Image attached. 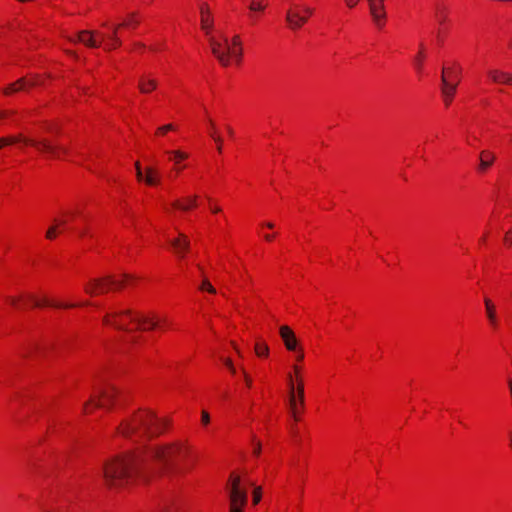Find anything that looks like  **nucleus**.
<instances>
[{
  "mask_svg": "<svg viewBox=\"0 0 512 512\" xmlns=\"http://www.w3.org/2000/svg\"><path fill=\"white\" fill-rule=\"evenodd\" d=\"M190 447L186 442L143 445L136 451L113 457L101 468L103 483L109 489H121L139 475L167 473L176 468L178 461L188 457Z\"/></svg>",
  "mask_w": 512,
  "mask_h": 512,
  "instance_id": "nucleus-1",
  "label": "nucleus"
},
{
  "mask_svg": "<svg viewBox=\"0 0 512 512\" xmlns=\"http://www.w3.org/2000/svg\"><path fill=\"white\" fill-rule=\"evenodd\" d=\"M167 421L158 418L152 411L141 410L121 422L118 432L135 443L149 441L165 430Z\"/></svg>",
  "mask_w": 512,
  "mask_h": 512,
  "instance_id": "nucleus-2",
  "label": "nucleus"
},
{
  "mask_svg": "<svg viewBox=\"0 0 512 512\" xmlns=\"http://www.w3.org/2000/svg\"><path fill=\"white\" fill-rule=\"evenodd\" d=\"M103 322L118 330L132 333L136 330H149L158 326V320L150 318L131 309H122L108 312Z\"/></svg>",
  "mask_w": 512,
  "mask_h": 512,
  "instance_id": "nucleus-3",
  "label": "nucleus"
},
{
  "mask_svg": "<svg viewBox=\"0 0 512 512\" xmlns=\"http://www.w3.org/2000/svg\"><path fill=\"white\" fill-rule=\"evenodd\" d=\"M17 142H23L26 145H31L36 147L40 152L47 153L52 158H60L61 154H67L68 149L61 145L52 143L47 139H33L29 137H25L22 134L17 136H5L0 138V149L4 146L11 145Z\"/></svg>",
  "mask_w": 512,
  "mask_h": 512,
  "instance_id": "nucleus-4",
  "label": "nucleus"
},
{
  "mask_svg": "<svg viewBox=\"0 0 512 512\" xmlns=\"http://www.w3.org/2000/svg\"><path fill=\"white\" fill-rule=\"evenodd\" d=\"M230 512H242L246 506L248 496L245 486L242 484L240 476L232 474L229 485Z\"/></svg>",
  "mask_w": 512,
  "mask_h": 512,
  "instance_id": "nucleus-5",
  "label": "nucleus"
},
{
  "mask_svg": "<svg viewBox=\"0 0 512 512\" xmlns=\"http://www.w3.org/2000/svg\"><path fill=\"white\" fill-rule=\"evenodd\" d=\"M313 14V9L307 5L294 4L286 13V21L291 29L301 28Z\"/></svg>",
  "mask_w": 512,
  "mask_h": 512,
  "instance_id": "nucleus-6",
  "label": "nucleus"
},
{
  "mask_svg": "<svg viewBox=\"0 0 512 512\" xmlns=\"http://www.w3.org/2000/svg\"><path fill=\"white\" fill-rule=\"evenodd\" d=\"M212 54L217 58L219 63L227 67L230 64L229 53L232 50V46L226 36H222L221 40H217L214 37L209 38Z\"/></svg>",
  "mask_w": 512,
  "mask_h": 512,
  "instance_id": "nucleus-7",
  "label": "nucleus"
},
{
  "mask_svg": "<svg viewBox=\"0 0 512 512\" xmlns=\"http://www.w3.org/2000/svg\"><path fill=\"white\" fill-rule=\"evenodd\" d=\"M128 275H123L122 280H118L112 276L100 280H94L89 286L86 287V292L91 295H98L106 293L111 287H121L124 283V279H127Z\"/></svg>",
  "mask_w": 512,
  "mask_h": 512,
  "instance_id": "nucleus-8",
  "label": "nucleus"
},
{
  "mask_svg": "<svg viewBox=\"0 0 512 512\" xmlns=\"http://www.w3.org/2000/svg\"><path fill=\"white\" fill-rule=\"evenodd\" d=\"M97 394V400L91 398L89 401L85 403L84 411H86L87 406L91 403H94L95 406L99 408H110V406L113 404L115 397L118 395V391L114 386H108L106 388L99 389Z\"/></svg>",
  "mask_w": 512,
  "mask_h": 512,
  "instance_id": "nucleus-9",
  "label": "nucleus"
},
{
  "mask_svg": "<svg viewBox=\"0 0 512 512\" xmlns=\"http://www.w3.org/2000/svg\"><path fill=\"white\" fill-rule=\"evenodd\" d=\"M369 4L370 14L376 26L382 27L385 23L384 0H367Z\"/></svg>",
  "mask_w": 512,
  "mask_h": 512,
  "instance_id": "nucleus-10",
  "label": "nucleus"
},
{
  "mask_svg": "<svg viewBox=\"0 0 512 512\" xmlns=\"http://www.w3.org/2000/svg\"><path fill=\"white\" fill-rule=\"evenodd\" d=\"M280 336L284 342V345L288 351H297L298 339L292 329L286 325H283L279 329Z\"/></svg>",
  "mask_w": 512,
  "mask_h": 512,
  "instance_id": "nucleus-11",
  "label": "nucleus"
},
{
  "mask_svg": "<svg viewBox=\"0 0 512 512\" xmlns=\"http://www.w3.org/2000/svg\"><path fill=\"white\" fill-rule=\"evenodd\" d=\"M442 87L441 92L443 96V100L446 106H449L453 100V97L455 95L456 89H457V83H450L448 82L446 76H445V69L443 68L442 76Z\"/></svg>",
  "mask_w": 512,
  "mask_h": 512,
  "instance_id": "nucleus-12",
  "label": "nucleus"
},
{
  "mask_svg": "<svg viewBox=\"0 0 512 512\" xmlns=\"http://www.w3.org/2000/svg\"><path fill=\"white\" fill-rule=\"evenodd\" d=\"M38 84H39V81H38V78H36V77L31 79V80H27L25 78H20L16 82L11 83L10 85H8L3 90V92H4L5 95H10L12 93L25 90L27 87H32V86H35V85H38Z\"/></svg>",
  "mask_w": 512,
  "mask_h": 512,
  "instance_id": "nucleus-13",
  "label": "nucleus"
},
{
  "mask_svg": "<svg viewBox=\"0 0 512 512\" xmlns=\"http://www.w3.org/2000/svg\"><path fill=\"white\" fill-rule=\"evenodd\" d=\"M66 225V220L54 218L45 232V238L50 241L56 239L59 234L65 231Z\"/></svg>",
  "mask_w": 512,
  "mask_h": 512,
  "instance_id": "nucleus-14",
  "label": "nucleus"
},
{
  "mask_svg": "<svg viewBox=\"0 0 512 512\" xmlns=\"http://www.w3.org/2000/svg\"><path fill=\"white\" fill-rule=\"evenodd\" d=\"M95 33L89 30L80 31L75 39H70L72 42H81L88 47H98L99 43L94 38Z\"/></svg>",
  "mask_w": 512,
  "mask_h": 512,
  "instance_id": "nucleus-15",
  "label": "nucleus"
},
{
  "mask_svg": "<svg viewBox=\"0 0 512 512\" xmlns=\"http://www.w3.org/2000/svg\"><path fill=\"white\" fill-rule=\"evenodd\" d=\"M197 199H198L197 195L188 196L187 198H185V202H181L180 200H175L172 203V206L176 209L187 212L190 209H192L193 207L197 206Z\"/></svg>",
  "mask_w": 512,
  "mask_h": 512,
  "instance_id": "nucleus-16",
  "label": "nucleus"
},
{
  "mask_svg": "<svg viewBox=\"0 0 512 512\" xmlns=\"http://www.w3.org/2000/svg\"><path fill=\"white\" fill-rule=\"evenodd\" d=\"M495 160V155L488 151V150H483L481 153H480V163H479V171L480 172H485L493 163V161Z\"/></svg>",
  "mask_w": 512,
  "mask_h": 512,
  "instance_id": "nucleus-17",
  "label": "nucleus"
},
{
  "mask_svg": "<svg viewBox=\"0 0 512 512\" xmlns=\"http://www.w3.org/2000/svg\"><path fill=\"white\" fill-rule=\"evenodd\" d=\"M435 9V18L440 25H443L447 22L448 19V7L441 3H436L434 6Z\"/></svg>",
  "mask_w": 512,
  "mask_h": 512,
  "instance_id": "nucleus-18",
  "label": "nucleus"
},
{
  "mask_svg": "<svg viewBox=\"0 0 512 512\" xmlns=\"http://www.w3.org/2000/svg\"><path fill=\"white\" fill-rule=\"evenodd\" d=\"M200 10L202 29L205 30L207 34H209L212 27V20L209 17V8L207 5H202Z\"/></svg>",
  "mask_w": 512,
  "mask_h": 512,
  "instance_id": "nucleus-19",
  "label": "nucleus"
},
{
  "mask_svg": "<svg viewBox=\"0 0 512 512\" xmlns=\"http://www.w3.org/2000/svg\"><path fill=\"white\" fill-rule=\"evenodd\" d=\"M148 185H156L159 182L158 172L152 168L147 167L145 173L143 172V180Z\"/></svg>",
  "mask_w": 512,
  "mask_h": 512,
  "instance_id": "nucleus-20",
  "label": "nucleus"
},
{
  "mask_svg": "<svg viewBox=\"0 0 512 512\" xmlns=\"http://www.w3.org/2000/svg\"><path fill=\"white\" fill-rule=\"evenodd\" d=\"M138 87L142 93H149L157 87V82L154 79H146L141 77Z\"/></svg>",
  "mask_w": 512,
  "mask_h": 512,
  "instance_id": "nucleus-21",
  "label": "nucleus"
},
{
  "mask_svg": "<svg viewBox=\"0 0 512 512\" xmlns=\"http://www.w3.org/2000/svg\"><path fill=\"white\" fill-rule=\"evenodd\" d=\"M172 246L176 253H184L189 251V241L186 237L181 236L172 242Z\"/></svg>",
  "mask_w": 512,
  "mask_h": 512,
  "instance_id": "nucleus-22",
  "label": "nucleus"
},
{
  "mask_svg": "<svg viewBox=\"0 0 512 512\" xmlns=\"http://www.w3.org/2000/svg\"><path fill=\"white\" fill-rule=\"evenodd\" d=\"M293 369H294V372H295V374L297 376V388H295V392L298 395L300 406H303L304 405V385H303V381L298 376L299 367L295 365L293 367Z\"/></svg>",
  "mask_w": 512,
  "mask_h": 512,
  "instance_id": "nucleus-23",
  "label": "nucleus"
},
{
  "mask_svg": "<svg viewBox=\"0 0 512 512\" xmlns=\"http://www.w3.org/2000/svg\"><path fill=\"white\" fill-rule=\"evenodd\" d=\"M484 304L486 307L487 317H488L490 323L495 326L497 323L495 306L489 298L484 299Z\"/></svg>",
  "mask_w": 512,
  "mask_h": 512,
  "instance_id": "nucleus-24",
  "label": "nucleus"
},
{
  "mask_svg": "<svg viewBox=\"0 0 512 512\" xmlns=\"http://www.w3.org/2000/svg\"><path fill=\"white\" fill-rule=\"evenodd\" d=\"M488 76L489 78L494 82V83H503L505 84V80L507 78V73L506 72H503V71H500V70H497V69H491L488 71Z\"/></svg>",
  "mask_w": 512,
  "mask_h": 512,
  "instance_id": "nucleus-25",
  "label": "nucleus"
},
{
  "mask_svg": "<svg viewBox=\"0 0 512 512\" xmlns=\"http://www.w3.org/2000/svg\"><path fill=\"white\" fill-rule=\"evenodd\" d=\"M28 299H30L32 302H33V305L35 307H40L42 305H50V306H53V307H75L76 304H67V305H62V304H59V303H51L49 302L47 299H44L42 302L37 300L36 298H34L32 295H28L27 296Z\"/></svg>",
  "mask_w": 512,
  "mask_h": 512,
  "instance_id": "nucleus-26",
  "label": "nucleus"
},
{
  "mask_svg": "<svg viewBox=\"0 0 512 512\" xmlns=\"http://www.w3.org/2000/svg\"><path fill=\"white\" fill-rule=\"evenodd\" d=\"M289 404L290 409L293 413V416L296 418V405H300L299 398L297 393L295 392V387H292V392H289Z\"/></svg>",
  "mask_w": 512,
  "mask_h": 512,
  "instance_id": "nucleus-27",
  "label": "nucleus"
},
{
  "mask_svg": "<svg viewBox=\"0 0 512 512\" xmlns=\"http://www.w3.org/2000/svg\"><path fill=\"white\" fill-rule=\"evenodd\" d=\"M128 26V23L127 22H123V23H120V24H117V25H114L112 27V33L111 35L109 36V39L114 41L115 42V45H121L122 42L120 40V38L118 37V30L119 28L121 27H126Z\"/></svg>",
  "mask_w": 512,
  "mask_h": 512,
  "instance_id": "nucleus-28",
  "label": "nucleus"
},
{
  "mask_svg": "<svg viewBox=\"0 0 512 512\" xmlns=\"http://www.w3.org/2000/svg\"><path fill=\"white\" fill-rule=\"evenodd\" d=\"M424 49H425L424 44L420 43L419 52L415 57V65H416L417 70H421V68H422V63H423V59H424Z\"/></svg>",
  "mask_w": 512,
  "mask_h": 512,
  "instance_id": "nucleus-29",
  "label": "nucleus"
},
{
  "mask_svg": "<svg viewBox=\"0 0 512 512\" xmlns=\"http://www.w3.org/2000/svg\"><path fill=\"white\" fill-rule=\"evenodd\" d=\"M255 353L258 356H267L269 353V348L265 343H256Z\"/></svg>",
  "mask_w": 512,
  "mask_h": 512,
  "instance_id": "nucleus-30",
  "label": "nucleus"
},
{
  "mask_svg": "<svg viewBox=\"0 0 512 512\" xmlns=\"http://www.w3.org/2000/svg\"><path fill=\"white\" fill-rule=\"evenodd\" d=\"M231 57H233L237 62H239L242 57V48L241 47L232 48V50L229 53V59Z\"/></svg>",
  "mask_w": 512,
  "mask_h": 512,
  "instance_id": "nucleus-31",
  "label": "nucleus"
},
{
  "mask_svg": "<svg viewBox=\"0 0 512 512\" xmlns=\"http://www.w3.org/2000/svg\"><path fill=\"white\" fill-rule=\"evenodd\" d=\"M200 289L208 291L209 293H212V294L216 293L215 288L210 284V282L207 279L203 280V282L200 286Z\"/></svg>",
  "mask_w": 512,
  "mask_h": 512,
  "instance_id": "nucleus-32",
  "label": "nucleus"
},
{
  "mask_svg": "<svg viewBox=\"0 0 512 512\" xmlns=\"http://www.w3.org/2000/svg\"><path fill=\"white\" fill-rule=\"evenodd\" d=\"M262 493L261 487H255L253 491V504L257 505L261 501Z\"/></svg>",
  "mask_w": 512,
  "mask_h": 512,
  "instance_id": "nucleus-33",
  "label": "nucleus"
},
{
  "mask_svg": "<svg viewBox=\"0 0 512 512\" xmlns=\"http://www.w3.org/2000/svg\"><path fill=\"white\" fill-rule=\"evenodd\" d=\"M169 153L174 156L176 162H178L179 160H182V159H186L188 157V155L186 153L178 151V150L171 151Z\"/></svg>",
  "mask_w": 512,
  "mask_h": 512,
  "instance_id": "nucleus-34",
  "label": "nucleus"
},
{
  "mask_svg": "<svg viewBox=\"0 0 512 512\" xmlns=\"http://www.w3.org/2000/svg\"><path fill=\"white\" fill-rule=\"evenodd\" d=\"M174 130V126L172 124H166L158 128L157 133L164 134L168 131Z\"/></svg>",
  "mask_w": 512,
  "mask_h": 512,
  "instance_id": "nucleus-35",
  "label": "nucleus"
},
{
  "mask_svg": "<svg viewBox=\"0 0 512 512\" xmlns=\"http://www.w3.org/2000/svg\"><path fill=\"white\" fill-rule=\"evenodd\" d=\"M135 169H136V177L139 181H142L143 180V171H142V168H141V165L140 163L137 161L135 163Z\"/></svg>",
  "mask_w": 512,
  "mask_h": 512,
  "instance_id": "nucleus-36",
  "label": "nucleus"
},
{
  "mask_svg": "<svg viewBox=\"0 0 512 512\" xmlns=\"http://www.w3.org/2000/svg\"><path fill=\"white\" fill-rule=\"evenodd\" d=\"M201 421L204 425H207L210 422V416L207 411H202L201 413Z\"/></svg>",
  "mask_w": 512,
  "mask_h": 512,
  "instance_id": "nucleus-37",
  "label": "nucleus"
},
{
  "mask_svg": "<svg viewBox=\"0 0 512 512\" xmlns=\"http://www.w3.org/2000/svg\"><path fill=\"white\" fill-rule=\"evenodd\" d=\"M504 243L508 246L512 245V231H508L505 234Z\"/></svg>",
  "mask_w": 512,
  "mask_h": 512,
  "instance_id": "nucleus-38",
  "label": "nucleus"
},
{
  "mask_svg": "<svg viewBox=\"0 0 512 512\" xmlns=\"http://www.w3.org/2000/svg\"><path fill=\"white\" fill-rule=\"evenodd\" d=\"M242 372H243L245 383H246L247 387L250 388L252 386V379L250 378V376L246 373V371L244 369H242Z\"/></svg>",
  "mask_w": 512,
  "mask_h": 512,
  "instance_id": "nucleus-39",
  "label": "nucleus"
},
{
  "mask_svg": "<svg viewBox=\"0 0 512 512\" xmlns=\"http://www.w3.org/2000/svg\"><path fill=\"white\" fill-rule=\"evenodd\" d=\"M224 363H225V365L229 368V370L231 371V373H233V374H234V373L236 372V370H235V368H234V366H233V363H232V361H231L229 358L224 359Z\"/></svg>",
  "mask_w": 512,
  "mask_h": 512,
  "instance_id": "nucleus-40",
  "label": "nucleus"
},
{
  "mask_svg": "<svg viewBox=\"0 0 512 512\" xmlns=\"http://www.w3.org/2000/svg\"><path fill=\"white\" fill-rule=\"evenodd\" d=\"M251 10H263L264 6H262L260 3L252 2L250 5Z\"/></svg>",
  "mask_w": 512,
  "mask_h": 512,
  "instance_id": "nucleus-41",
  "label": "nucleus"
},
{
  "mask_svg": "<svg viewBox=\"0 0 512 512\" xmlns=\"http://www.w3.org/2000/svg\"><path fill=\"white\" fill-rule=\"evenodd\" d=\"M295 352H296V360L302 361L304 358V353H303L302 349L298 347L297 351H295Z\"/></svg>",
  "mask_w": 512,
  "mask_h": 512,
  "instance_id": "nucleus-42",
  "label": "nucleus"
},
{
  "mask_svg": "<svg viewBox=\"0 0 512 512\" xmlns=\"http://www.w3.org/2000/svg\"><path fill=\"white\" fill-rule=\"evenodd\" d=\"M261 452V444L260 442H254V450H253V453L255 455H259Z\"/></svg>",
  "mask_w": 512,
  "mask_h": 512,
  "instance_id": "nucleus-43",
  "label": "nucleus"
},
{
  "mask_svg": "<svg viewBox=\"0 0 512 512\" xmlns=\"http://www.w3.org/2000/svg\"><path fill=\"white\" fill-rule=\"evenodd\" d=\"M241 43H240V39H239V36H235L233 39H232V44L231 46L233 48H236V47H240Z\"/></svg>",
  "mask_w": 512,
  "mask_h": 512,
  "instance_id": "nucleus-44",
  "label": "nucleus"
},
{
  "mask_svg": "<svg viewBox=\"0 0 512 512\" xmlns=\"http://www.w3.org/2000/svg\"><path fill=\"white\" fill-rule=\"evenodd\" d=\"M129 17H130V20L126 21L128 23V25H130L131 23L134 24V25L138 24V21L135 19L136 13H131L129 15Z\"/></svg>",
  "mask_w": 512,
  "mask_h": 512,
  "instance_id": "nucleus-45",
  "label": "nucleus"
},
{
  "mask_svg": "<svg viewBox=\"0 0 512 512\" xmlns=\"http://www.w3.org/2000/svg\"><path fill=\"white\" fill-rule=\"evenodd\" d=\"M359 0H345L348 7L353 8L356 6Z\"/></svg>",
  "mask_w": 512,
  "mask_h": 512,
  "instance_id": "nucleus-46",
  "label": "nucleus"
},
{
  "mask_svg": "<svg viewBox=\"0 0 512 512\" xmlns=\"http://www.w3.org/2000/svg\"><path fill=\"white\" fill-rule=\"evenodd\" d=\"M7 300L10 302L11 305L15 306V307H18L17 306V303L19 301L18 298H15V297H8Z\"/></svg>",
  "mask_w": 512,
  "mask_h": 512,
  "instance_id": "nucleus-47",
  "label": "nucleus"
},
{
  "mask_svg": "<svg viewBox=\"0 0 512 512\" xmlns=\"http://www.w3.org/2000/svg\"><path fill=\"white\" fill-rule=\"evenodd\" d=\"M288 386H289V392H292V387H295L292 376L288 375Z\"/></svg>",
  "mask_w": 512,
  "mask_h": 512,
  "instance_id": "nucleus-48",
  "label": "nucleus"
},
{
  "mask_svg": "<svg viewBox=\"0 0 512 512\" xmlns=\"http://www.w3.org/2000/svg\"><path fill=\"white\" fill-rule=\"evenodd\" d=\"M212 137L215 139V141L218 143V151L220 152L221 151V143H222V139L220 137H216L212 134Z\"/></svg>",
  "mask_w": 512,
  "mask_h": 512,
  "instance_id": "nucleus-49",
  "label": "nucleus"
},
{
  "mask_svg": "<svg viewBox=\"0 0 512 512\" xmlns=\"http://www.w3.org/2000/svg\"><path fill=\"white\" fill-rule=\"evenodd\" d=\"M120 45H115V42L111 40L110 43L107 44V49L110 50V49H115L117 47H119Z\"/></svg>",
  "mask_w": 512,
  "mask_h": 512,
  "instance_id": "nucleus-50",
  "label": "nucleus"
},
{
  "mask_svg": "<svg viewBox=\"0 0 512 512\" xmlns=\"http://www.w3.org/2000/svg\"><path fill=\"white\" fill-rule=\"evenodd\" d=\"M263 237L266 241H272L274 239L275 235L274 234H264Z\"/></svg>",
  "mask_w": 512,
  "mask_h": 512,
  "instance_id": "nucleus-51",
  "label": "nucleus"
},
{
  "mask_svg": "<svg viewBox=\"0 0 512 512\" xmlns=\"http://www.w3.org/2000/svg\"><path fill=\"white\" fill-rule=\"evenodd\" d=\"M262 226L267 227L269 229H273L275 227L274 223L272 222H265L262 224Z\"/></svg>",
  "mask_w": 512,
  "mask_h": 512,
  "instance_id": "nucleus-52",
  "label": "nucleus"
},
{
  "mask_svg": "<svg viewBox=\"0 0 512 512\" xmlns=\"http://www.w3.org/2000/svg\"><path fill=\"white\" fill-rule=\"evenodd\" d=\"M504 82L505 84H512V74L507 73V78Z\"/></svg>",
  "mask_w": 512,
  "mask_h": 512,
  "instance_id": "nucleus-53",
  "label": "nucleus"
},
{
  "mask_svg": "<svg viewBox=\"0 0 512 512\" xmlns=\"http://www.w3.org/2000/svg\"><path fill=\"white\" fill-rule=\"evenodd\" d=\"M211 211L213 213H218L221 211V208L219 206H213V207H211Z\"/></svg>",
  "mask_w": 512,
  "mask_h": 512,
  "instance_id": "nucleus-54",
  "label": "nucleus"
},
{
  "mask_svg": "<svg viewBox=\"0 0 512 512\" xmlns=\"http://www.w3.org/2000/svg\"><path fill=\"white\" fill-rule=\"evenodd\" d=\"M227 132L230 136H233V129L231 127H227Z\"/></svg>",
  "mask_w": 512,
  "mask_h": 512,
  "instance_id": "nucleus-55",
  "label": "nucleus"
},
{
  "mask_svg": "<svg viewBox=\"0 0 512 512\" xmlns=\"http://www.w3.org/2000/svg\"><path fill=\"white\" fill-rule=\"evenodd\" d=\"M85 234H87V231L84 229V230H81L79 231V235L80 236H84Z\"/></svg>",
  "mask_w": 512,
  "mask_h": 512,
  "instance_id": "nucleus-56",
  "label": "nucleus"
},
{
  "mask_svg": "<svg viewBox=\"0 0 512 512\" xmlns=\"http://www.w3.org/2000/svg\"><path fill=\"white\" fill-rule=\"evenodd\" d=\"M510 446L512 447V433L510 434Z\"/></svg>",
  "mask_w": 512,
  "mask_h": 512,
  "instance_id": "nucleus-57",
  "label": "nucleus"
},
{
  "mask_svg": "<svg viewBox=\"0 0 512 512\" xmlns=\"http://www.w3.org/2000/svg\"><path fill=\"white\" fill-rule=\"evenodd\" d=\"M299 407L296 405V414L298 413ZM297 420V417L295 418Z\"/></svg>",
  "mask_w": 512,
  "mask_h": 512,
  "instance_id": "nucleus-58",
  "label": "nucleus"
},
{
  "mask_svg": "<svg viewBox=\"0 0 512 512\" xmlns=\"http://www.w3.org/2000/svg\"><path fill=\"white\" fill-rule=\"evenodd\" d=\"M5 115L4 112H0V118L3 117Z\"/></svg>",
  "mask_w": 512,
  "mask_h": 512,
  "instance_id": "nucleus-59",
  "label": "nucleus"
},
{
  "mask_svg": "<svg viewBox=\"0 0 512 512\" xmlns=\"http://www.w3.org/2000/svg\"><path fill=\"white\" fill-rule=\"evenodd\" d=\"M131 341L136 342V337H132Z\"/></svg>",
  "mask_w": 512,
  "mask_h": 512,
  "instance_id": "nucleus-60",
  "label": "nucleus"
}]
</instances>
